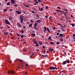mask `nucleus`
<instances>
[{"mask_svg": "<svg viewBox=\"0 0 75 75\" xmlns=\"http://www.w3.org/2000/svg\"><path fill=\"white\" fill-rule=\"evenodd\" d=\"M71 25L72 27H74V26L75 25V24H71Z\"/></svg>", "mask_w": 75, "mask_h": 75, "instance_id": "obj_24", "label": "nucleus"}, {"mask_svg": "<svg viewBox=\"0 0 75 75\" xmlns=\"http://www.w3.org/2000/svg\"><path fill=\"white\" fill-rule=\"evenodd\" d=\"M51 44H52V45H54V42H50Z\"/></svg>", "mask_w": 75, "mask_h": 75, "instance_id": "obj_23", "label": "nucleus"}, {"mask_svg": "<svg viewBox=\"0 0 75 75\" xmlns=\"http://www.w3.org/2000/svg\"><path fill=\"white\" fill-rule=\"evenodd\" d=\"M59 12H61L62 13H63V12L61 11V10H59Z\"/></svg>", "mask_w": 75, "mask_h": 75, "instance_id": "obj_50", "label": "nucleus"}, {"mask_svg": "<svg viewBox=\"0 0 75 75\" xmlns=\"http://www.w3.org/2000/svg\"><path fill=\"white\" fill-rule=\"evenodd\" d=\"M60 31H61L60 30H58V32H60Z\"/></svg>", "mask_w": 75, "mask_h": 75, "instance_id": "obj_63", "label": "nucleus"}, {"mask_svg": "<svg viewBox=\"0 0 75 75\" xmlns=\"http://www.w3.org/2000/svg\"><path fill=\"white\" fill-rule=\"evenodd\" d=\"M36 19H38V18H39V16H38V15L37 14H36Z\"/></svg>", "mask_w": 75, "mask_h": 75, "instance_id": "obj_12", "label": "nucleus"}, {"mask_svg": "<svg viewBox=\"0 0 75 75\" xmlns=\"http://www.w3.org/2000/svg\"><path fill=\"white\" fill-rule=\"evenodd\" d=\"M37 51L38 52L39 51V49H38L37 50Z\"/></svg>", "mask_w": 75, "mask_h": 75, "instance_id": "obj_64", "label": "nucleus"}, {"mask_svg": "<svg viewBox=\"0 0 75 75\" xmlns=\"http://www.w3.org/2000/svg\"><path fill=\"white\" fill-rule=\"evenodd\" d=\"M17 6H18V5H17V4H15L14 6H15V7H17Z\"/></svg>", "mask_w": 75, "mask_h": 75, "instance_id": "obj_41", "label": "nucleus"}, {"mask_svg": "<svg viewBox=\"0 0 75 75\" xmlns=\"http://www.w3.org/2000/svg\"><path fill=\"white\" fill-rule=\"evenodd\" d=\"M67 64V62L66 61H64L62 63V65H65Z\"/></svg>", "mask_w": 75, "mask_h": 75, "instance_id": "obj_8", "label": "nucleus"}, {"mask_svg": "<svg viewBox=\"0 0 75 75\" xmlns=\"http://www.w3.org/2000/svg\"><path fill=\"white\" fill-rule=\"evenodd\" d=\"M23 36H24V35H22L21 36V37L22 38H23Z\"/></svg>", "mask_w": 75, "mask_h": 75, "instance_id": "obj_36", "label": "nucleus"}, {"mask_svg": "<svg viewBox=\"0 0 75 75\" xmlns=\"http://www.w3.org/2000/svg\"><path fill=\"white\" fill-rule=\"evenodd\" d=\"M47 32H49V33H50V31L49 30V28H47Z\"/></svg>", "mask_w": 75, "mask_h": 75, "instance_id": "obj_18", "label": "nucleus"}, {"mask_svg": "<svg viewBox=\"0 0 75 75\" xmlns=\"http://www.w3.org/2000/svg\"><path fill=\"white\" fill-rule=\"evenodd\" d=\"M53 29H54V30H55V27H53Z\"/></svg>", "mask_w": 75, "mask_h": 75, "instance_id": "obj_51", "label": "nucleus"}, {"mask_svg": "<svg viewBox=\"0 0 75 75\" xmlns=\"http://www.w3.org/2000/svg\"><path fill=\"white\" fill-rule=\"evenodd\" d=\"M25 6V7H29V6L28 5H24Z\"/></svg>", "mask_w": 75, "mask_h": 75, "instance_id": "obj_30", "label": "nucleus"}, {"mask_svg": "<svg viewBox=\"0 0 75 75\" xmlns=\"http://www.w3.org/2000/svg\"><path fill=\"white\" fill-rule=\"evenodd\" d=\"M23 27L24 28H25V26H23Z\"/></svg>", "mask_w": 75, "mask_h": 75, "instance_id": "obj_60", "label": "nucleus"}, {"mask_svg": "<svg viewBox=\"0 0 75 75\" xmlns=\"http://www.w3.org/2000/svg\"><path fill=\"white\" fill-rule=\"evenodd\" d=\"M47 53H49V51H47L46 52Z\"/></svg>", "mask_w": 75, "mask_h": 75, "instance_id": "obj_61", "label": "nucleus"}, {"mask_svg": "<svg viewBox=\"0 0 75 75\" xmlns=\"http://www.w3.org/2000/svg\"><path fill=\"white\" fill-rule=\"evenodd\" d=\"M39 44L40 45H42V43L41 42H39Z\"/></svg>", "mask_w": 75, "mask_h": 75, "instance_id": "obj_25", "label": "nucleus"}, {"mask_svg": "<svg viewBox=\"0 0 75 75\" xmlns=\"http://www.w3.org/2000/svg\"><path fill=\"white\" fill-rule=\"evenodd\" d=\"M56 11H59V10H56Z\"/></svg>", "mask_w": 75, "mask_h": 75, "instance_id": "obj_55", "label": "nucleus"}, {"mask_svg": "<svg viewBox=\"0 0 75 75\" xmlns=\"http://www.w3.org/2000/svg\"><path fill=\"white\" fill-rule=\"evenodd\" d=\"M19 61H20V62H23V60H22V59H20Z\"/></svg>", "mask_w": 75, "mask_h": 75, "instance_id": "obj_43", "label": "nucleus"}, {"mask_svg": "<svg viewBox=\"0 0 75 75\" xmlns=\"http://www.w3.org/2000/svg\"><path fill=\"white\" fill-rule=\"evenodd\" d=\"M36 3H38V2L37 1L36 2Z\"/></svg>", "mask_w": 75, "mask_h": 75, "instance_id": "obj_57", "label": "nucleus"}, {"mask_svg": "<svg viewBox=\"0 0 75 75\" xmlns=\"http://www.w3.org/2000/svg\"><path fill=\"white\" fill-rule=\"evenodd\" d=\"M60 41H62H62H63V39L62 38H61L60 39Z\"/></svg>", "mask_w": 75, "mask_h": 75, "instance_id": "obj_33", "label": "nucleus"}, {"mask_svg": "<svg viewBox=\"0 0 75 75\" xmlns=\"http://www.w3.org/2000/svg\"><path fill=\"white\" fill-rule=\"evenodd\" d=\"M28 64H27L26 65V67H27V66H28Z\"/></svg>", "mask_w": 75, "mask_h": 75, "instance_id": "obj_54", "label": "nucleus"}, {"mask_svg": "<svg viewBox=\"0 0 75 75\" xmlns=\"http://www.w3.org/2000/svg\"><path fill=\"white\" fill-rule=\"evenodd\" d=\"M39 11H42V10H43V8H41L40 7H39Z\"/></svg>", "mask_w": 75, "mask_h": 75, "instance_id": "obj_10", "label": "nucleus"}, {"mask_svg": "<svg viewBox=\"0 0 75 75\" xmlns=\"http://www.w3.org/2000/svg\"><path fill=\"white\" fill-rule=\"evenodd\" d=\"M16 13H18V14H21V12H20L19 11H16Z\"/></svg>", "mask_w": 75, "mask_h": 75, "instance_id": "obj_9", "label": "nucleus"}, {"mask_svg": "<svg viewBox=\"0 0 75 75\" xmlns=\"http://www.w3.org/2000/svg\"><path fill=\"white\" fill-rule=\"evenodd\" d=\"M11 2L12 4H16V3L14 2V0H11Z\"/></svg>", "mask_w": 75, "mask_h": 75, "instance_id": "obj_4", "label": "nucleus"}, {"mask_svg": "<svg viewBox=\"0 0 75 75\" xmlns=\"http://www.w3.org/2000/svg\"><path fill=\"white\" fill-rule=\"evenodd\" d=\"M14 37H13L12 38V39H13V38H14Z\"/></svg>", "mask_w": 75, "mask_h": 75, "instance_id": "obj_62", "label": "nucleus"}, {"mask_svg": "<svg viewBox=\"0 0 75 75\" xmlns=\"http://www.w3.org/2000/svg\"><path fill=\"white\" fill-rule=\"evenodd\" d=\"M37 41H35L33 42V43H34V44H37Z\"/></svg>", "mask_w": 75, "mask_h": 75, "instance_id": "obj_28", "label": "nucleus"}, {"mask_svg": "<svg viewBox=\"0 0 75 75\" xmlns=\"http://www.w3.org/2000/svg\"><path fill=\"white\" fill-rule=\"evenodd\" d=\"M64 11H68V10H67V9H64Z\"/></svg>", "mask_w": 75, "mask_h": 75, "instance_id": "obj_46", "label": "nucleus"}, {"mask_svg": "<svg viewBox=\"0 0 75 75\" xmlns=\"http://www.w3.org/2000/svg\"><path fill=\"white\" fill-rule=\"evenodd\" d=\"M58 24L59 25H61V27H62V25L61 24H60V23H58Z\"/></svg>", "mask_w": 75, "mask_h": 75, "instance_id": "obj_38", "label": "nucleus"}, {"mask_svg": "<svg viewBox=\"0 0 75 75\" xmlns=\"http://www.w3.org/2000/svg\"><path fill=\"white\" fill-rule=\"evenodd\" d=\"M73 36H74V37H75V34H74L73 35Z\"/></svg>", "mask_w": 75, "mask_h": 75, "instance_id": "obj_56", "label": "nucleus"}, {"mask_svg": "<svg viewBox=\"0 0 75 75\" xmlns=\"http://www.w3.org/2000/svg\"><path fill=\"white\" fill-rule=\"evenodd\" d=\"M21 33H24V31L23 30H22L21 31Z\"/></svg>", "mask_w": 75, "mask_h": 75, "instance_id": "obj_52", "label": "nucleus"}, {"mask_svg": "<svg viewBox=\"0 0 75 75\" xmlns=\"http://www.w3.org/2000/svg\"><path fill=\"white\" fill-rule=\"evenodd\" d=\"M33 28H34V30H38V28H36V27H33Z\"/></svg>", "mask_w": 75, "mask_h": 75, "instance_id": "obj_19", "label": "nucleus"}, {"mask_svg": "<svg viewBox=\"0 0 75 75\" xmlns=\"http://www.w3.org/2000/svg\"><path fill=\"white\" fill-rule=\"evenodd\" d=\"M42 56L43 58H44V57H48V55H42Z\"/></svg>", "mask_w": 75, "mask_h": 75, "instance_id": "obj_15", "label": "nucleus"}, {"mask_svg": "<svg viewBox=\"0 0 75 75\" xmlns=\"http://www.w3.org/2000/svg\"><path fill=\"white\" fill-rule=\"evenodd\" d=\"M56 44H57L58 45V44H60V43H59V42H56Z\"/></svg>", "mask_w": 75, "mask_h": 75, "instance_id": "obj_35", "label": "nucleus"}, {"mask_svg": "<svg viewBox=\"0 0 75 75\" xmlns=\"http://www.w3.org/2000/svg\"><path fill=\"white\" fill-rule=\"evenodd\" d=\"M43 49H45V46H43Z\"/></svg>", "mask_w": 75, "mask_h": 75, "instance_id": "obj_48", "label": "nucleus"}, {"mask_svg": "<svg viewBox=\"0 0 75 75\" xmlns=\"http://www.w3.org/2000/svg\"><path fill=\"white\" fill-rule=\"evenodd\" d=\"M36 44V45H35V47H38L39 46V45L38 44V43H37Z\"/></svg>", "mask_w": 75, "mask_h": 75, "instance_id": "obj_20", "label": "nucleus"}, {"mask_svg": "<svg viewBox=\"0 0 75 75\" xmlns=\"http://www.w3.org/2000/svg\"><path fill=\"white\" fill-rule=\"evenodd\" d=\"M5 23H6V24H10V23H9V21H8V20H5Z\"/></svg>", "mask_w": 75, "mask_h": 75, "instance_id": "obj_3", "label": "nucleus"}, {"mask_svg": "<svg viewBox=\"0 0 75 75\" xmlns=\"http://www.w3.org/2000/svg\"><path fill=\"white\" fill-rule=\"evenodd\" d=\"M9 20H13V17H10L9 18Z\"/></svg>", "mask_w": 75, "mask_h": 75, "instance_id": "obj_14", "label": "nucleus"}, {"mask_svg": "<svg viewBox=\"0 0 75 75\" xmlns=\"http://www.w3.org/2000/svg\"><path fill=\"white\" fill-rule=\"evenodd\" d=\"M41 20L38 19L37 21H36V23H41Z\"/></svg>", "mask_w": 75, "mask_h": 75, "instance_id": "obj_13", "label": "nucleus"}, {"mask_svg": "<svg viewBox=\"0 0 75 75\" xmlns=\"http://www.w3.org/2000/svg\"><path fill=\"white\" fill-rule=\"evenodd\" d=\"M17 35L18 36H19V37H20V35L19 34L17 33Z\"/></svg>", "mask_w": 75, "mask_h": 75, "instance_id": "obj_40", "label": "nucleus"}, {"mask_svg": "<svg viewBox=\"0 0 75 75\" xmlns=\"http://www.w3.org/2000/svg\"><path fill=\"white\" fill-rule=\"evenodd\" d=\"M30 22H31V23H34V21H33V20H31L30 21Z\"/></svg>", "mask_w": 75, "mask_h": 75, "instance_id": "obj_34", "label": "nucleus"}, {"mask_svg": "<svg viewBox=\"0 0 75 75\" xmlns=\"http://www.w3.org/2000/svg\"><path fill=\"white\" fill-rule=\"evenodd\" d=\"M3 11L4 12H6V11H7V10L6 9H4L3 10Z\"/></svg>", "mask_w": 75, "mask_h": 75, "instance_id": "obj_21", "label": "nucleus"}, {"mask_svg": "<svg viewBox=\"0 0 75 75\" xmlns=\"http://www.w3.org/2000/svg\"><path fill=\"white\" fill-rule=\"evenodd\" d=\"M44 29L45 30V31H47V28H46V27H45L44 28Z\"/></svg>", "mask_w": 75, "mask_h": 75, "instance_id": "obj_29", "label": "nucleus"}, {"mask_svg": "<svg viewBox=\"0 0 75 75\" xmlns=\"http://www.w3.org/2000/svg\"><path fill=\"white\" fill-rule=\"evenodd\" d=\"M63 36H64V35H63V34H60L59 35V37H62Z\"/></svg>", "mask_w": 75, "mask_h": 75, "instance_id": "obj_7", "label": "nucleus"}, {"mask_svg": "<svg viewBox=\"0 0 75 75\" xmlns=\"http://www.w3.org/2000/svg\"><path fill=\"white\" fill-rule=\"evenodd\" d=\"M33 27V23H30L29 25V28H31V27Z\"/></svg>", "mask_w": 75, "mask_h": 75, "instance_id": "obj_5", "label": "nucleus"}, {"mask_svg": "<svg viewBox=\"0 0 75 75\" xmlns=\"http://www.w3.org/2000/svg\"><path fill=\"white\" fill-rule=\"evenodd\" d=\"M10 73H13V74H14V71H9L8 74H10Z\"/></svg>", "mask_w": 75, "mask_h": 75, "instance_id": "obj_17", "label": "nucleus"}, {"mask_svg": "<svg viewBox=\"0 0 75 75\" xmlns=\"http://www.w3.org/2000/svg\"><path fill=\"white\" fill-rule=\"evenodd\" d=\"M66 62H67V63L68 64H69L70 62V61L69 60H67L66 61Z\"/></svg>", "mask_w": 75, "mask_h": 75, "instance_id": "obj_22", "label": "nucleus"}, {"mask_svg": "<svg viewBox=\"0 0 75 75\" xmlns=\"http://www.w3.org/2000/svg\"><path fill=\"white\" fill-rule=\"evenodd\" d=\"M38 1L39 3H41V1H40V0H38Z\"/></svg>", "mask_w": 75, "mask_h": 75, "instance_id": "obj_49", "label": "nucleus"}, {"mask_svg": "<svg viewBox=\"0 0 75 75\" xmlns=\"http://www.w3.org/2000/svg\"><path fill=\"white\" fill-rule=\"evenodd\" d=\"M50 70H52V69H57V68L56 67H53L51 66L50 67Z\"/></svg>", "mask_w": 75, "mask_h": 75, "instance_id": "obj_2", "label": "nucleus"}, {"mask_svg": "<svg viewBox=\"0 0 75 75\" xmlns=\"http://www.w3.org/2000/svg\"><path fill=\"white\" fill-rule=\"evenodd\" d=\"M49 40H51V36H50L48 38Z\"/></svg>", "mask_w": 75, "mask_h": 75, "instance_id": "obj_32", "label": "nucleus"}, {"mask_svg": "<svg viewBox=\"0 0 75 75\" xmlns=\"http://www.w3.org/2000/svg\"><path fill=\"white\" fill-rule=\"evenodd\" d=\"M20 18L21 19V23H23V21H24V16L23 15H21L20 16Z\"/></svg>", "mask_w": 75, "mask_h": 75, "instance_id": "obj_1", "label": "nucleus"}, {"mask_svg": "<svg viewBox=\"0 0 75 75\" xmlns=\"http://www.w3.org/2000/svg\"><path fill=\"white\" fill-rule=\"evenodd\" d=\"M46 8H47V9H48V6H46Z\"/></svg>", "mask_w": 75, "mask_h": 75, "instance_id": "obj_58", "label": "nucleus"}, {"mask_svg": "<svg viewBox=\"0 0 75 75\" xmlns=\"http://www.w3.org/2000/svg\"><path fill=\"white\" fill-rule=\"evenodd\" d=\"M7 5L8 6H9V5H10V3L9 2H8L7 3Z\"/></svg>", "mask_w": 75, "mask_h": 75, "instance_id": "obj_26", "label": "nucleus"}, {"mask_svg": "<svg viewBox=\"0 0 75 75\" xmlns=\"http://www.w3.org/2000/svg\"><path fill=\"white\" fill-rule=\"evenodd\" d=\"M59 34V33H58L57 34V35H58Z\"/></svg>", "mask_w": 75, "mask_h": 75, "instance_id": "obj_42", "label": "nucleus"}, {"mask_svg": "<svg viewBox=\"0 0 75 75\" xmlns=\"http://www.w3.org/2000/svg\"><path fill=\"white\" fill-rule=\"evenodd\" d=\"M37 25H38V23H35L33 24V25H34V27H37Z\"/></svg>", "mask_w": 75, "mask_h": 75, "instance_id": "obj_6", "label": "nucleus"}, {"mask_svg": "<svg viewBox=\"0 0 75 75\" xmlns=\"http://www.w3.org/2000/svg\"><path fill=\"white\" fill-rule=\"evenodd\" d=\"M17 24L19 27H20V28H21V25L19 24V23H17Z\"/></svg>", "mask_w": 75, "mask_h": 75, "instance_id": "obj_11", "label": "nucleus"}, {"mask_svg": "<svg viewBox=\"0 0 75 75\" xmlns=\"http://www.w3.org/2000/svg\"><path fill=\"white\" fill-rule=\"evenodd\" d=\"M9 11H13V9H9Z\"/></svg>", "mask_w": 75, "mask_h": 75, "instance_id": "obj_44", "label": "nucleus"}, {"mask_svg": "<svg viewBox=\"0 0 75 75\" xmlns=\"http://www.w3.org/2000/svg\"><path fill=\"white\" fill-rule=\"evenodd\" d=\"M66 26V25H64L63 26L64 27H65Z\"/></svg>", "mask_w": 75, "mask_h": 75, "instance_id": "obj_59", "label": "nucleus"}, {"mask_svg": "<svg viewBox=\"0 0 75 75\" xmlns=\"http://www.w3.org/2000/svg\"><path fill=\"white\" fill-rule=\"evenodd\" d=\"M31 35H33V36H35V34H32Z\"/></svg>", "mask_w": 75, "mask_h": 75, "instance_id": "obj_31", "label": "nucleus"}, {"mask_svg": "<svg viewBox=\"0 0 75 75\" xmlns=\"http://www.w3.org/2000/svg\"><path fill=\"white\" fill-rule=\"evenodd\" d=\"M33 9H34V10H37V8H35V7H34L33 8Z\"/></svg>", "mask_w": 75, "mask_h": 75, "instance_id": "obj_39", "label": "nucleus"}, {"mask_svg": "<svg viewBox=\"0 0 75 75\" xmlns=\"http://www.w3.org/2000/svg\"><path fill=\"white\" fill-rule=\"evenodd\" d=\"M33 42H35V39H34V38H33Z\"/></svg>", "mask_w": 75, "mask_h": 75, "instance_id": "obj_27", "label": "nucleus"}, {"mask_svg": "<svg viewBox=\"0 0 75 75\" xmlns=\"http://www.w3.org/2000/svg\"><path fill=\"white\" fill-rule=\"evenodd\" d=\"M4 34H5V35H7L8 34H7V32H5L4 33Z\"/></svg>", "mask_w": 75, "mask_h": 75, "instance_id": "obj_37", "label": "nucleus"}, {"mask_svg": "<svg viewBox=\"0 0 75 75\" xmlns=\"http://www.w3.org/2000/svg\"><path fill=\"white\" fill-rule=\"evenodd\" d=\"M32 13H36L35 12H34L33 11H32Z\"/></svg>", "mask_w": 75, "mask_h": 75, "instance_id": "obj_45", "label": "nucleus"}, {"mask_svg": "<svg viewBox=\"0 0 75 75\" xmlns=\"http://www.w3.org/2000/svg\"><path fill=\"white\" fill-rule=\"evenodd\" d=\"M57 14V13H54V15H56Z\"/></svg>", "mask_w": 75, "mask_h": 75, "instance_id": "obj_47", "label": "nucleus"}, {"mask_svg": "<svg viewBox=\"0 0 75 75\" xmlns=\"http://www.w3.org/2000/svg\"><path fill=\"white\" fill-rule=\"evenodd\" d=\"M57 8H59V9H61V8H60V7H57Z\"/></svg>", "mask_w": 75, "mask_h": 75, "instance_id": "obj_53", "label": "nucleus"}, {"mask_svg": "<svg viewBox=\"0 0 75 75\" xmlns=\"http://www.w3.org/2000/svg\"><path fill=\"white\" fill-rule=\"evenodd\" d=\"M49 51H54V49H53L52 48H50L49 50Z\"/></svg>", "mask_w": 75, "mask_h": 75, "instance_id": "obj_16", "label": "nucleus"}]
</instances>
